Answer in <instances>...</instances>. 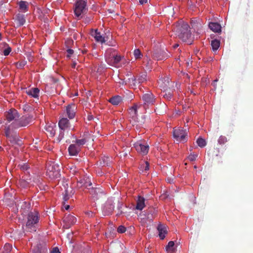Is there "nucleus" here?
I'll return each mask as SVG.
<instances>
[{
	"mask_svg": "<svg viewBox=\"0 0 253 253\" xmlns=\"http://www.w3.org/2000/svg\"><path fill=\"white\" fill-rule=\"evenodd\" d=\"M5 116L6 120L4 122V128H19L27 126L34 120V116L31 114L23 116L19 119V115L14 109L9 110L5 113Z\"/></svg>",
	"mask_w": 253,
	"mask_h": 253,
	"instance_id": "obj_1",
	"label": "nucleus"
},
{
	"mask_svg": "<svg viewBox=\"0 0 253 253\" xmlns=\"http://www.w3.org/2000/svg\"><path fill=\"white\" fill-rule=\"evenodd\" d=\"M27 219L26 229L30 232H35L40 219L39 212L37 211H30L27 214Z\"/></svg>",
	"mask_w": 253,
	"mask_h": 253,
	"instance_id": "obj_2",
	"label": "nucleus"
},
{
	"mask_svg": "<svg viewBox=\"0 0 253 253\" xmlns=\"http://www.w3.org/2000/svg\"><path fill=\"white\" fill-rule=\"evenodd\" d=\"M46 175L51 179H54L60 177V169L59 166L53 162H48L46 164Z\"/></svg>",
	"mask_w": 253,
	"mask_h": 253,
	"instance_id": "obj_3",
	"label": "nucleus"
},
{
	"mask_svg": "<svg viewBox=\"0 0 253 253\" xmlns=\"http://www.w3.org/2000/svg\"><path fill=\"white\" fill-rule=\"evenodd\" d=\"M86 10V0H77L74 8L75 16L79 19L82 18V14Z\"/></svg>",
	"mask_w": 253,
	"mask_h": 253,
	"instance_id": "obj_4",
	"label": "nucleus"
},
{
	"mask_svg": "<svg viewBox=\"0 0 253 253\" xmlns=\"http://www.w3.org/2000/svg\"><path fill=\"white\" fill-rule=\"evenodd\" d=\"M133 145L137 152L142 155H146L149 151V146L145 141H138Z\"/></svg>",
	"mask_w": 253,
	"mask_h": 253,
	"instance_id": "obj_5",
	"label": "nucleus"
},
{
	"mask_svg": "<svg viewBox=\"0 0 253 253\" xmlns=\"http://www.w3.org/2000/svg\"><path fill=\"white\" fill-rule=\"evenodd\" d=\"M114 204H115V198L111 197L107 200L103 208L105 215H110L113 212L114 210Z\"/></svg>",
	"mask_w": 253,
	"mask_h": 253,
	"instance_id": "obj_6",
	"label": "nucleus"
},
{
	"mask_svg": "<svg viewBox=\"0 0 253 253\" xmlns=\"http://www.w3.org/2000/svg\"><path fill=\"white\" fill-rule=\"evenodd\" d=\"M173 136L178 141H186L187 132L186 130L182 128L174 129Z\"/></svg>",
	"mask_w": 253,
	"mask_h": 253,
	"instance_id": "obj_7",
	"label": "nucleus"
},
{
	"mask_svg": "<svg viewBox=\"0 0 253 253\" xmlns=\"http://www.w3.org/2000/svg\"><path fill=\"white\" fill-rule=\"evenodd\" d=\"M123 58L124 56L117 54L116 51L113 50L107 61L108 63L110 65H114L116 67H119L118 64Z\"/></svg>",
	"mask_w": 253,
	"mask_h": 253,
	"instance_id": "obj_8",
	"label": "nucleus"
},
{
	"mask_svg": "<svg viewBox=\"0 0 253 253\" xmlns=\"http://www.w3.org/2000/svg\"><path fill=\"white\" fill-rule=\"evenodd\" d=\"M58 126L60 129H63L66 130V134L69 135L72 134H69V130L71 127V126L69 120L66 118L61 119L58 123Z\"/></svg>",
	"mask_w": 253,
	"mask_h": 253,
	"instance_id": "obj_9",
	"label": "nucleus"
},
{
	"mask_svg": "<svg viewBox=\"0 0 253 253\" xmlns=\"http://www.w3.org/2000/svg\"><path fill=\"white\" fill-rule=\"evenodd\" d=\"M183 27L185 32L181 33L180 34H178L177 36L183 42H188V40L191 37V33L189 30V26L188 24H184Z\"/></svg>",
	"mask_w": 253,
	"mask_h": 253,
	"instance_id": "obj_10",
	"label": "nucleus"
},
{
	"mask_svg": "<svg viewBox=\"0 0 253 253\" xmlns=\"http://www.w3.org/2000/svg\"><path fill=\"white\" fill-rule=\"evenodd\" d=\"M94 200L99 199L103 194V191L100 187H92L89 191Z\"/></svg>",
	"mask_w": 253,
	"mask_h": 253,
	"instance_id": "obj_11",
	"label": "nucleus"
},
{
	"mask_svg": "<svg viewBox=\"0 0 253 253\" xmlns=\"http://www.w3.org/2000/svg\"><path fill=\"white\" fill-rule=\"evenodd\" d=\"M169 56L164 50H155L152 55V57L157 60H161L167 58Z\"/></svg>",
	"mask_w": 253,
	"mask_h": 253,
	"instance_id": "obj_12",
	"label": "nucleus"
},
{
	"mask_svg": "<svg viewBox=\"0 0 253 253\" xmlns=\"http://www.w3.org/2000/svg\"><path fill=\"white\" fill-rule=\"evenodd\" d=\"M145 104H154L155 102L156 98L155 96L151 92L145 93L142 97Z\"/></svg>",
	"mask_w": 253,
	"mask_h": 253,
	"instance_id": "obj_13",
	"label": "nucleus"
},
{
	"mask_svg": "<svg viewBox=\"0 0 253 253\" xmlns=\"http://www.w3.org/2000/svg\"><path fill=\"white\" fill-rule=\"evenodd\" d=\"M15 129L16 128H12V127L4 128L5 135L12 144H14L16 142L17 137L16 135H12L10 134V131Z\"/></svg>",
	"mask_w": 253,
	"mask_h": 253,
	"instance_id": "obj_14",
	"label": "nucleus"
},
{
	"mask_svg": "<svg viewBox=\"0 0 253 253\" xmlns=\"http://www.w3.org/2000/svg\"><path fill=\"white\" fill-rule=\"evenodd\" d=\"M158 83L160 87L165 90H167L168 88H169L170 82L169 77H165L160 79Z\"/></svg>",
	"mask_w": 253,
	"mask_h": 253,
	"instance_id": "obj_15",
	"label": "nucleus"
},
{
	"mask_svg": "<svg viewBox=\"0 0 253 253\" xmlns=\"http://www.w3.org/2000/svg\"><path fill=\"white\" fill-rule=\"evenodd\" d=\"M90 35L95 38L97 42H100L101 43L105 42L104 38L101 35L100 33L98 32L97 29H91L90 31Z\"/></svg>",
	"mask_w": 253,
	"mask_h": 253,
	"instance_id": "obj_16",
	"label": "nucleus"
},
{
	"mask_svg": "<svg viewBox=\"0 0 253 253\" xmlns=\"http://www.w3.org/2000/svg\"><path fill=\"white\" fill-rule=\"evenodd\" d=\"M77 221L76 218L71 214L66 215L63 219V221L67 224V226H70L74 224Z\"/></svg>",
	"mask_w": 253,
	"mask_h": 253,
	"instance_id": "obj_17",
	"label": "nucleus"
},
{
	"mask_svg": "<svg viewBox=\"0 0 253 253\" xmlns=\"http://www.w3.org/2000/svg\"><path fill=\"white\" fill-rule=\"evenodd\" d=\"M81 150L80 147L75 144H71L68 148L69 154L72 156H76Z\"/></svg>",
	"mask_w": 253,
	"mask_h": 253,
	"instance_id": "obj_18",
	"label": "nucleus"
},
{
	"mask_svg": "<svg viewBox=\"0 0 253 253\" xmlns=\"http://www.w3.org/2000/svg\"><path fill=\"white\" fill-rule=\"evenodd\" d=\"M76 107L75 104L69 105L66 108V112L70 119H73L75 116Z\"/></svg>",
	"mask_w": 253,
	"mask_h": 253,
	"instance_id": "obj_19",
	"label": "nucleus"
},
{
	"mask_svg": "<svg viewBox=\"0 0 253 253\" xmlns=\"http://www.w3.org/2000/svg\"><path fill=\"white\" fill-rule=\"evenodd\" d=\"M157 229L160 238L163 240L168 232L166 226L163 224H159L157 227Z\"/></svg>",
	"mask_w": 253,
	"mask_h": 253,
	"instance_id": "obj_20",
	"label": "nucleus"
},
{
	"mask_svg": "<svg viewBox=\"0 0 253 253\" xmlns=\"http://www.w3.org/2000/svg\"><path fill=\"white\" fill-rule=\"evenodd\" d=\"M145 199L144 197L139 196L136 201V209L142 211L145 206Z\"/></svg>",
	"mask_w": 253,
	"mask_h": 253,
	"instance_id": "obj_21",
	"label": "nucleus"
},
{
	"mask_svg": "<svg viewBox=\"0 0 253 253\" xmlns=\"http://www.w3.org/2000/svg\"><path fill=\"white\" fill-rule=\"evenodd\" d=\"M125 83V84H128L132 88L136 87L139 84L137 79L133 76L129 78L126 81H123L122 84H124Z\"/></svg>",
	"mask_w": 253,
	"mask_h": 253,
	"instance_id": "obj_22",
	"label": "nucleus"
},
{
	"mask_svg": "<svg viewBox=\"0 0 253 253\" xmlns=\"http://www.w3.org/2000/svg\"><path fill=\"white\" fill-rule=\"evenodd\" d=\"M15 21L16 23L17 27H20L23 25L26 22L25 16L22 14H18L16 16Z\"/></svg>",
	"mask_w": 253,
	"mask_h": 253,
	"instance_id": "obj_23",
	"label": "nucleus"
},
{
	"mask_svg": "<svg viewBox=\"0 0 253 253\" xmlns=\"http://www.w3.org/2000/svg\"><path fill=\"white\" fill-rule=\"evenodd\" d=\"M209 27L211 30L214 32L219 33L221 32V25L217 22H211L209 24Z\"/></svg>",
	"mask_w": 253,
	"mask_h": 253,
	"instance_id": "obj_24",
	"label": "nucleus"
},
{
	"mask_svg": "<svg viewBox=\"0 0 253 253\" xmlns=\"http://www.w3.org/2000/svg\"><path fill=\"white\" fill-rule=\"evenodd\" d=\"M39 92L40 90L37 87L32 88L26 90V92L28 95L34 98L39 96Z\"/></svg>",
	"mask_w": 253,
	"mask_h": 253,
	"instance_id": "obj_25",
	"label": "nucleus"
},
{
	"mask_svg": "<svg viewBox=\"0 0 253 253\" xmlns=\"http://www.w3.org/2000/svg\"><path fill=\"white\" fill-rule=\"evenodd\" d=\"M138 108V106L136 104H134L133 106L130 108L129 110V114L130 117L134 120H135L136 119Z\"/></svg>",
	"mask_w": 253,
	"mask_h": 253,
	"instance_id": "obj_26",
	"label": "nucleus"
},
{
	"mask_svg": "<svg viewBox=\"0 0 253 253\" xmlns=\"http://www.w3.org/2000/svg\"><path fill=\"white\" fill-rule=\"evenodd\" d=\"M147 218L150 220H152L156 215L157 213V210L153 208H150L147 211Z\"/></svg>",
	"mask_w": 253,
	"mask_h": 253,
	"instance_id": "obj_27",
	"label": "nucleus"
},
{
	"mask_svg": "<svg viewBox=\"0 0 253 253\" xmlns=\"http://www.w3.org/2000/svg\"><path fill=\"white\" fill-rule=\"evenodd\" d=\"M166 109L167 105L165 103H163V104L156 107V109L155 110V112L157 113V114L162 115L166 112Z\"/></svg>",
	"mask_w": 253,
	"mask_h": 253,
	"instance_id": "obj_28",
	"label": "nucleus"
},
{
	"mask_svg": "<svg viewBox=\"0 0 253 253\" xmlns=\"http://www.w3.org/2000/svg\"><path fill=\"white\" fill-rule=\"evenodd\" d=\"M122 101V97L119 95L113 96L109 100V102L114 105H118Z\"/></svg>",
	"mask_w": 253,
	"mask_h": 253,
	"instance_id": "obj_29",
	"label": "nucleus"
},
{
	"mask_svg": "<svg viewBox=\"0 0 253 253\" xmlns=\"http://www.w3.org/2000/svg\"><path fill=\"white\" fill-rule=\"evenodd\" d=\"M186 24L185 23H182L181 24H178L176 27L174 28V31L176 32V34L177 36L178 34H180L181 33H185V30L183 29L184 24Z\"/></svg>",
	"mask_w": 253,
	"mask_h": 253,
	"instance_id": "obj_30",
	"label": "nucleus"
},
{
	"mask_svg": "<svg viewBox=\"0 0 253 253\" xmlns=\"http://www.w3.org/2000/svg\"><path fill=\"white\" fill-rule=\"evenodd\" d=\"M28 3L25 1L21 0L19 2V9L23 12H26L28 9Z\"/></svg>",
	"mask_w": 253,
	"mask_h": 253,
	"instance_id": "obj_31",
	"label": "nucleus"
},
{
	"mask_svg": "<svg viewBox=\"0 0 253 253\" xmlns=\"http://www.w3.org/2000/svg\"><path fill=\"white\" fill-rule=\"evenodd\" d=\"M174 243L173 241H169L166 247V250L168 253H173L174 252Z\"/></svg>",
	"mask_w": 253,
	"mask_h": 253,
	"instance_id": "obj_32",
	"label": "nucleus"
},
{
	"mask_svg": "<svg viewBox=\"0 0 253 253\" xmlns=\"http://www.w3.org/2000/svg\"><path fill=\"white\" fill-rule=\"evenodd\" d=\"M220 41L217 40H214L211 42V46L213 51H216L220 46Z\"/></svg>",
	"mask_w": 253,
	"mask_h": 253,
	"instance_id": "obj_33",
	"label": "nucleus"
},
{
	"mask_svg": "<svg viewBox=\"0 0 253 253\" xmlns=\"http://www.w3.org/2000/svg\"><path fill=\"white\" fill-rule=\"evenodd\" d=\"M147 80V76L146 73H141L138 76V84H141L142 83H144V82L146 81Z\"/></svg>",
	"mask_w": 253,
	"mask_h": 253,
	"instance_id": "obj_34",
	"label": "nucleus"
},
{
	"mask_svg": "<svg viewBox=\"0 0 253 253\" xmlns=\"http://www.w3.org/2000/svg\"><path fill=\"white\" fill-rule=\"evenodd\" d=\"M110 162V158L109 157H103L100 161V165L103 166H108Z\"/></svg>",
	"mask_w": 253,
	"mask_h": 253,
	"instance_id": "obj_35",
	"label": "nucleus"
},
{
	"mask_svg": "<svg viewBox=\"0 0 253 253\" xmlns=\"http://www.w3.org/2000/svg\"><path fill=\"white\" fill-rule=\"evenodd\" d=\"M12 250V245L6 243L3 247L2 253H10Z\"/></svg>",
	"mask_w": 253,
	"mask_h": 253,
	"instance_id": "obj_36",
	"label": "nucleus"
},
{
	"mask_svg": "<svg viewBox=\"0 0 253 253\" xmlns=\"http://www.w3.org/2000/svg\"><path fill=\"white\" fill-rule=\"evenodd\" d=\"M198 145L201 147H204L207 145L206 140L202 138H199L197 140Z\"/></svg>",
	"mask_w": 253,
	"mask_h": 253,
	"instance_id": "obj_37",
	"label": "nucleus"
},
{
	"mask_svg": "<svg viewBox=\"0 0 253 253\" xmlns=\"http://www.w3.org/2000/svg\"><path fill=\"white\" fill-rule=\"evenodd\" d=\"M4 47L5 48L3 51V55L7 56L11 51V48L6 43H4Z\"/></svg>",
	"mask_w": 253,
	"mask_h": 253,
	"instance_id": "obj_38",
	"label": "nucleus"
},
{
	"mask_svg": "<svg viewBox=\"0 0 253 253\" xmlns=\"http://www.w3.org/2000/svg\"><path fill=\"white\" fill-rule=\"evenodd\" d=\"M65 133H66V130L60 129L59 133L57 138V141L58 142H60L64 138Z\"/></svg>",
	"mask_w": 253,
	"mask_h": 253,
	"instance_id": "obj_39",
	"label": "nucleus"
},
{
	"mask_svg": "<svg viewBox=\"0 0 253 253\" xmlns=\"http://www.w3.org/2000/svg\"><path fill=\"white\" fill-rule=\"evenodd\" d=\"M133 54L136 59H140L142 56V54L139 49H135L133 51Z\"/></svg>",
	"mask_w": 253,
	"mask_h": 253,
	"instance_id": "obj_40",
	"label": "nucleus"
},
{
	"mask_svg": "<svg viewBox=\"0 0 253 253\" xmlns=\"http://www.w3.org/2000/svg\"><path fill=\"white\" fill-rule=\"evenodd\" d=\"M227 141V138L225 136L223 135H221L218 139V143L220 145H223L225 144Z\"/></svg>",
	"mask_w": 253,
	"mask_h": 253,
	"instance_id": "obj_41",
	"label": "nucleus"
},
{
	"mask_svg": "<svg viewBox=\"0 0 253 253\" xmlns=\"http://www.w3.org/2000/svg\"><path fill=\"white\" fill-rule=\"evenodd\" d=\"M86 140L85 139H77L76 141V145L81 148V146L84 145L85 142Z\"/></svg>",
	"mask_w": 253,
	"mask_h": 253,
	"instance_id": "obj_42",
	"label": "nucleus"
},
{
	"mask_svg": "<svg viewBox=\"0 0 253 253\" xmlns=\"http://www.w3.org/2000/svg\"><path fill=\"white\" fill-rule=\"evenodd\" d=\"M27 62L24 60H22L16 63H15V66L17 68H23L26 64Z\"/></svg>",
	"mask_w": 253,
	"mask_h": 253,
	"instance_id": "obj_43",
	"label": "nucleus"
},
{
	"mask_svg": "<svg viewBox=\"0 0 253 253\" xmlns=\"http://www.w3.org/2000/svg\"><path fill=\"white\" fill-rule=\"evenodd\" d=\"M46 130L47 132H49L50 136L52 137L54 135L55 131L52 126H48L46 127Z\"/></svg>",
	"mask_w": 253,
	"mask_h": 253,
	"instance_id": "obj_44",
	"label": "nucleus"
},
{
	"mask_svg": "<svg viewBox=\"0 0 253 253\" xmlns=\"http://www.w3.org/2000/svg\"><path fill=\"white\" fill-rule=\"evenodd\" d=\"M70 198V195L68 194V192L67 189L65 190V193L63 194V203L65 205V202L67 201Z\"/></svg>",
	"mask_w": 253,
	"mask_h": 253,
	"instance_id": "obj_45",
	"label": "nucleus"
},
{
	"mask_svg": "<svg viewBox=\"0 0 253 253\" xmlns=\"http://www.w3.org/2000/svg\"><path fill=\"white\" fill-rule=\"evenodd\" d=\"M23 109L25 112H30L32 110L33 108L31 105L26 104L23 105Z\"/></svg>",
	"mask_w": 253,
	"mask_h": 253,
	"instance_id": "obj_46",
	"label": "nucleus"
},
{
	"mask_svg": "<svg viewBox=\"0 0 253 253\" xmlns=\"http://www.w3.org/2000/svg\"><path fill=\"white\" fill-rule=\"evenodd\" d=\"M165 93L163 94V97L167 100H170L172 98V93L170 92H164Z\"/></svg>",
	"mask_w": 253,
	"mask_h": 253,
	"instance_id": "obj_47",
	"label": "nucleus"
},
{
	"mask_svg": "<svg viewBox=\"0 0 253 253\" xmlns=\"http://www.w3.org/2000/svg\"><path fill=\"white\" fill-rule=\"evenodd\" d=\"M126 231V228L123 225H120L118 227L117 229V231L119 233H123L125 232Z\"/></svg>",
	"mask_w": 253,
	"mask_h": 253,
	"instance_id": "obj_48",
	"label": "nucleus"
},
{
	"mask_svg": "<svg viewBox=\"0 0 253 253\" xmlns=\"http://www.w3.org/2000/svg\"><path fill=\"white\" fill-rule=\"evenodd\" d=\"M198 157V155L197 154H190L188 157V159L190 161H194L196 160L197 157Z\"/></svg>",
	"mask_w": 253,
	"mask_h": 253,
	"instance_id": "obj_49",
	"label": "nucleus"
},
{
	"mask_svg": "<svg viewBox=\"0 0 253 253\" xmlns=\"http://www.w3.org/2000/svg\"><path fill=\"white\" fill-rule=\"evenodd\" d=\"M19 166L20 167V168L23 170H27L30 168L29 165L27 164L20 165Z\"/></svg>",
	"mask_w": 253,
	"mask_h": 253,
	"instance_id": "obj_50",
	"label": "nucleus"
},
{
	"mask_svg": "<svg viewBox=\"0 0 253 253\" xmlns=\"http://www.w3.org/2000/svg\"><path fill=\"white\" fill-rule=\"evenodd\" d=\"M117 203V208L120 210L122 208V203L120 202L119 198H115V204Z\"/></svg>",
	"mask_w": 253,
	"mask_h": 253,
	"instance_id": "obj_51",
	"label": "nucleus"
},
{
	"mask_svg": "<svg viewBox=\"0 0 253 253\" xmlns=\"http://www.w3.org/2000/svg\"><path fill=\"white\" fill-rule=\"evenodd\" d=\"M86 179H81L79 181H78V186L82 187L84 186V184H85Z\"/></svg>",
	"mask_w": 253,
	"mask_h": 253,
	"instance_id": "obj_52",
	"label": "nucleus"
},
{
	"mask_svg": "<svg viewBox=\"0 0 253 253\" xmlns=\"http://www.w3.org/2000/svg\"><path fill=\"white\" fill-rule=\"evenodd\" d=\"M142 167H143V168L144 169V170L145 171H147V170H148L149 169V164L148 163V162H145V164H144L143 166L141 165V168H142Z\"/></svg>",
	"mask_w": 253,
	"mask_h": 253,
	"instance_id": "obj_53",
	"label": "nucleus"
},
{
	"mask_svg": "<svg viewBox=\"0 0 253 253\" xmlns=\"http://www.w3.org/2000/svg\"><path fill=\"white\" fill-rule=\"evenodd\" d=\"M67 56L68 57H70L71 56V55L73 54L74 53V50L73 49H68L67 50Z\"/></svg>",
	"mask_w": 253,
	"mask_h": 253,
	"instance_id": "obj_54",
	"label": "nucleus"
},
{
	"mask_svg": "<svg viewBox=\"0 0 253 253\" xmlns=\"http://www.w3.org/2000/svg\"><path fill=\"white\" fill-rule=\"evenodd\" d=\"M85 183H86L85 184H84V186L85 187H87L92 185L91 182L88 179V178L86 179Z\"/></svg>",
	"mask_w": 253,
	"mask_h": 253,
	"instance_id": "obj_55",
	"label": "nucleus"
},
{
	"mask_svg": "<svg viewBox=\"0 0 253 253\" xmlns=\"http://www.w3.org/2000/svg\"><path fill=\"white\" fill-rule=\"evenodd\" d=\"M86 215H87L89 217H92L93 215V213L91 211H88L85 212Z\"/></svg>",
	"mask_w": 253,
	"mask_h": 253,
	"instance_id": "obj_56",
	"label": "nucleus"
},
{
	"mask_svg": "<svg viewBox=\"0 0 253 253\" xmlns=\"http://www.w3.org/2000/svg\"><path fill=\"white\" fill-rule=\"evenodd\" d=\"M51 253H60L57 248H54Z\"/></svg>",
	"mask_w": 253,
	"mask_h": 253,
	"instance_id": "obj_57",
	"label": "nucleus"
},
{
	"mask_svg": "<svg viewBox=\"0 0 253 253\" xmlns=\"http://www.w3.org/2000/svg\"><path fill=\"white\" fill-rule=\"evenodd\" d=\"M152 63V61L150 59L147 58V63L146 64V66L148 67V69H149L150 67H149Z\"/></svg>",
	"mask_w": 253,
	"mask_h": 253,
	"instance_id": "obj_58",
	"label": "nucleus"
},
{
	"mask_svg": "<svg viewBox=\"0 0 253 253\" xmlns=\"http://www.w3.org/2000/svg\"><path fill=\"white\" fill-rule=\"evenodd\" d=\"M139 1L141 4H143L147 2V0H139Z\"/></svg>",
	"mask_w": 253,
	"mask_h": 253,
	"instance_id": "obj_59",
	"label": "nucleus"
},
{
	"mask_svg": "<svg viewBox=\"0 0 253 253\" xmlns=\"http://www.w3.org/2000/svg\"><path fill=\"white\" fill-rule=\"evenodd\" d=\"M77 62H76V61H74L71 65V66L73 68H75Z\"/></svg>",
	"mask_w": 253,
	"mask_h": 253,
	"instance_id": "obj_60",
	"label": "nucleus"
},
{
	"mask_svg": "<svg viewBox=\"0 0 253 253\" xmlns=\"http://www.w3.org/2000/svg\"><path fill=\"white\" fill-rule=\"evenodd\" d=\"M64 207H65V210H68L69 209L70 206H69V205H65Z\"/></svg>",
	"mask_w": 253,
	"mask_h": 253,
	"instance_id": "obj_61",
	"label": "nucleus"
},
{
	"mask_svg": "<svg viewBox=\"0 0 253 253\" xmlns=\"http://www.w3.org/2000/svg\"><path fill=\"white\" fill-rule=\"evenodd\" d=\"M178 46H179L178 44H175L173 46V48L174 49H175V48H176Z\"/></svg>",
	"mask_w": 253,
	"mask_h": 253,
	"instance_id": "obj_62",
	"label": "nucleus"
},
{
	"mask_svg": "<svg viewBox=\"0 0 253 253\" xmlns=\"http://www.w3.org/2000/svg\"><path fill=\"white\" fill-rule=\"evenodd\" d=\"M92 119V117L91 116H88V120H91Z\"/></svg>",
	"mask_w": 253,
	"mask_h": 253,
	"instance_id": "obj_63",
	"label": "nucleus"
},
{
	"mask_svg": "<svg viewBox=\"0 0 253 253\" xmlns=\"http://www.w3.org/2000/svg\"><path fill=\"white\" fill-rule=\"evenodd\" d=\"M1 40V34L0 33V41Z\"/></svg>",
	"mask_w": 253,
	"mask_h": 253,
	"instance_id": "obj_64",
	"label": "nucleus"
}]
</instances>
